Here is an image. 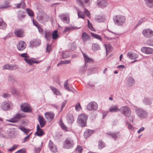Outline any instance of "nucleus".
Here are the masks:
<instances>
[{
    "label": "nucleus",
    "mask_w": 153,
    "mask_h": 153,
    "mask_svg": "<svg viewBox=\"0 0 153 153\" xmlns=\"http://www.w3.org/2000/svg\"><path fill=\"white\" fill-rule=\"evenodd\" d=\"M120 111L125 117L128 118L130 117V121L132 122H133L135 117L133 115L131 116V111L129 107L127 106H122L120 108Z\"/></svg>",
    "instance_id": "1"
},
{
    "label": "nucleus",
    "mask_w": 153,
    "mask_h": 153,
    "mask_svg": "<svg viewBox=\"0 0 153 153\" xmlns=\"http://www.w3.org/2000/svg\"><path fill=\"white\" fill-rule=\"evenodd\" d=\"M134 111L137 116L140 118L144 119L147 116L148 113L143 108L135 107Z\"/></svg>",
    "instance_id": "2"
},
{
    "label": "nucleus",
    "mask_w": 153,
    "mask_h": 153,
    "mask_svg": "<svg viewBox=\"0 0 153 153\" xmlns=\"http://www.w3.org/2000/svg\"><path fill=\"white\" fill-rule=\"evenodd\" d=\"M113 20L115 25L121 26L125 23L126 18L123 16L118 15L114 16L113 17Z\"/></svg>",
    "instance_id": "3"
},
{
    "label": "nucleus",
    "mask_w": 153,
    "mask_h": 153,
    "mask_svg": "<svg viewBox=\"0 0 153 153\" xmlns=\"http://www.w3.org/2000/svg\"><path fill=\"white\" fill-rule=\"evenodd\" d=\"M74 145L73 140L71 138L68 137L63 141V147L66 149H69L73 148Z\"/></svg>",
    "instance_id": "4"
},
{
    "label": "nucleus",
    "mask_w": 153,
    "mask_h": 153,
    "mask_svg": "<svg viewBox=\"0 0 153 153\" xmlns=\"http://www.w3.org/2000/svg\"><path fill=\"white\" fill-rule=\"evenodd\" d=\"M87 118V116L85 114H81L78 117L77 122L81 126H85L86 125Z\"/></svg>",
    "instance_id": "5"
},
{
    "label": "nucleus",
    "mask_w": 153,
    "mask_h": 153,
    "mask_svg": "<svg viewBox=\"0 0 153 153\" xmlns=\"http://www.w3.org/2000/svg\"><path fill=\"white\" fill-rule=\"evenodd\" d=\"M25 114L22 113L17 114L14 115L13 118L11 119L10 120H7L8 122L16 123L22 117H25Z\"/></svg>",
    "instance_id": "6"
},
{
    "label": "nucleus",
    "mask_w": 153,
    "mask_h": 153,
    "mask_svg": "<svg viewBox=\"0 0 153 153\" xmlns=\"http://www.w3.org/2000/svg\"><path fill=\"white\" fill-rule=\"evenodd\" d=\"M38 20L42 23H44L49 20V16L45 13L39 14L37 17Z\"/></svg>",
    "instance_id": "7"
},
{
    "label": "nucleus",
    "mask_w": 153,
    "mask_h": 153,
    "mask_svg": "<svg viewBox=\"0 0 153 153\" xmlns=\"http://www.w3.org/2000/svg\"><path fill=\"white\" fill-rule=\"evenodd\" d=\"M77 15L78 17L79 18L84 19L85 17V13L88 17H90V12L85 8H84V13L83 12L81 11L79 9L77 10Z\"/></svg>",
    "instance_id": "8"
},
{
    "label": "nucleus",
    "mask_w": 153,
    "mask_h": 153,
    "mask_svg": "<svg viewBox=\"0 0 153 153\" xmlns=\"http://www.w3.org/2000/svg\"><path fill=\"white\" fill-rule=\"evenodd\" d=\"M22 111L25 112H29L32 111L30 105L27 103H22L21 105Z\"/></svg>",
    "instance_id": "9"
},
{
    "label": "nucleus",
    "mask_w": 153,
    "mask_h": 153,
    "mask_svg": "<svg viewBox=\"0 0 153 153\" xmlns=\"http://www.w3.org/2000/svg\"><path fill=\"white\" fill-rule=\"evenodd\" d=\"M142 34L144 37L149 38L153 36V31L149 28L143 30Z\"/></svg>",
    "instance_id": "10"
},
{
    "label": "nucleus",
    "mask_w": 153,
    "mask_h": 153,
    "mask_svg": "<svg viewBox=\"0 0 153 153\" xmlns=\"http://www.w3.org/2000/svg\"><path fill=\"white\" fill-rule=\"evenodd\" d=\"M12 106V104L10 101H7L3 102L1 105V108L4 111L9 109Z\"/></svg>",
    "instance_id": "11"
},
{
    "label": "nucleus",
    "mask_w": 153,
    "mask_h": 153,
    "mask_svg": "<svg viewBox=\"0 0 153 153\" xmlns=\"http://www.w3.org/2000/svg\"><path fill=\"white\" fill-rule=\"evenodd\" d=\"M59 17L61 19L63 22L66 24H68L69 22V16L68 13H65L61 14L59 15Z\"/></svg>",
    "instance_id": "12"
},
{
    "label": "nucleus",
    "mask_w": 153,
    "mask_h": 153,
    "mask_svg": "<svg viewBox=\"0 0 153 153\" xmlns=\"http://www.w3.org/2000/svg\"><path fill=\"white\" fill-rule=\"evenodd\" d=\"M87 108L90 111L96 110L98 108L97 104L95 102H91L87 105Z\"/></svg>",
    "instance_id": "13"
},
{
    "label": "nucleus",
    "mask_w": 153,
    "mask_h": 153,
    "mask_svg": "<svg viewBox=\"0 0 153 153\" xmlns=\"http://www.w3.org/2000/svg\"><path fill=\"white\" fill-rule=\"evenodd\" d=\"M26 45V44L25 42L20 41L17 43V48L18 50L22 51L25 48Z\"/></svg>",
    "instance_id": "14"
},
{
    "label": "nucleus",
    "mask_w": 153,
    "mask_h": 153,
    "mask_svg": "<svg viewBox=\"0 0 153 153\" xmlns=\"http://www.w3.org/2000/svg\"><path fill=\"white\" fill-rule=\"evenodd\" d=\"M41 44V42L39 39H34L30 42V47L31 48L36 47Z\"/></svg>",
    "instance_id": "15"
},
{
    "label": "nucleus",
    "mask_w": 153,
    "mask_h": 153,
    "mask_svg": "<svg viewBox=\"0 0 153 153\" xmlns=\"http://www.w3.org/2000/svg\"><path fill=\"white\" fill-rule=\"evenodd\" d=\"M141 51L143 53L147 54H150L153 53V49L149 47H142L141 48Z\"/></svg>",
    "instance_id": "16"
},
{
    "label": "nucleus",
    "mask_w": 153,
    "mask_h": 153,
    "mask_svg": "<svg viewBox=\"0 0 153 153\" xmlns=\"http://www.w3.org/2000/svg\"><path fill=\"white\" fill-rule=\"evenodd\" d=\"M14 33L16 36L20 38L22 37L25 36L24 31L22 29H16L15 30Z\"/></svg>",
    "instance_id": "17"
},
{
    "label": "nucleus",
    "mask_w": 153,
    "mask_h": 153,
    "mask_svg": "<svg viewBox=\"0 0 153 153\" xmlns=\"http://www.w3.org/2000/svg\"><path fill=\"white\" fill-rule=\"evenodd\" d=\"M82 38L84 44L86 42L90 40L91 39L90 36L85 32H83L82 33Z\"/></svg>",
    "instance_id": "18"
},
{
    "label": "nucleus",
    "mask_w": 153,
    "mask_h": 153,
    "mask_svg": "<svg viewBox=\"0 0 153 153\" xmlns=\"http://www.w3.org/2000/svg\"><path fill=\"white\" fill-rule=\"evenodd\" d=\"M126 84L128 87H131L134 84V80L132 77L128 76L127 78Z\"/></svg>",
    "instance_id": "19"
},
{
    "label": "nucleus",
    "mask_w": 153,
    "mask_h": 153,
    "mask_svg": "<svg viewBox=\"0 0 153 153\" xmlns=\"http://www.w3.org/2000/svg\"><path fill=\"white\" fill-rule=\"evenodd\" d=\"M109 111L111 112H117L120 111V108H119L117 105H112L109 108Z\"/></svg>",
    "instance_id": "20"
},
{
    "label": "nucleus",
    "mask_w": 153,
    "mask_h": 153,
    "mask_svg": "<svg viewBox=\"0 0 153 153\" xmlns=\"http://www.w3.org/2000/svg\"><path fill=\"white\" fill-rule=\"evenodd\" d=\"M48 145L50 150L53 152L55 153L57 152V149L56 147L55 144L53 143L51 140H50L49 141Z\"/></svg>",
    "instance_id": "21"
},
{
    "label": "nucleus",
    "mask_w": 153,
    "mask_h": 153,
    "mask_svg": "<svg viewBox=\"0 0 153 153\" xmlns=\"http://www.w3.org/2000/svg\"><path fill=\"white\" fill-rule=\"evenodd\" d=\"M46 118L50 121L52 120L54 117V114L52 112H46L45 114Z\"/></svg>",
    "instance_id": "22"
},
{
    "label": "nucleus",
    "mask_w": 153,
    "mask_h": 153,
    "mask_svg": "<svg viewBox=\"0 0 153 153\" xmlns=\"http://www.w3.org/2000/svg\"><path fill=\"white\" fill-rule=\"evenodd\" d=\"M8 80L13 85L18 84L17 81L13 75H9L8 76Z\"/></svg>",
    "instance_id": "23"
},
{
    "label": "nucleus",
    "mask_w": 153,
    "mask_h": 153,
    "mask_svg": "<svg viewBox=\"0 0 153 153\" xmlns=\"http://www.w3.org/2000/svg\"><path fill=\"white\" fill-rule=\"evenodd\" d=\"M108 2L106 0H98L97 4L101 7H105L108 5Z\"/></svg>",
    "instance_id": "24"
},
{
    "label": "nucleus",
    "mask_w": 153,
    "mask_h": 153,
    "mask_svg": "<svg viewBox=\"0 0 153 153\" xmlns=\"http://www.w3.org/2000/svg\"><path fill=\"white\" fill-rule=\"evenodd\" d=\"M66 119L68 124L71 125L73 123L74 120V117L71 114H68L66 116Z\"/></svg>",
    "instance_id": "25"
},
{
    "label": "nucleus",
    "mask_w": 153,
    "mask_h": 153,
    "mask_svg": "<svg viewBox=\"0 0 153 153\" xmlns=\"http://www.w3.org/2000/svg\"><path fill=\"white\" fill-rule=\"evenodd\" d=\"M127 56L131 59H134L137 58L138 56L136 53L129 52L127 53Z\"/></svg>",
    "instance_id": "26"
},
{
    "label": "nucleus",
    "mask_w": 153,
    "mask_h": 153,
    "mask_svg": "<svg viewBox=\"0 0 153 153\" xmlns=\"http://www.w3.org/2000/svg\"><path fill=\"white\" fill-rule=\"evenodd\" d=\"M38 121L41 128L43 127L46 124V122L45 120L41 116H38Z\"/></svg>",
    "instance_id": "27"
},
{
    "label": "nucleus",
    "mask_w": 153,
    "mask_h": 153,
    "mask_svg": "<svg viewBox=\"0 0 153 153\" xmlns=\"http://www.w3.org/2000/svg\"><path fill=\"white\" fill-rule=\"evenodd\" d=\"M35 134L39 137L43 136L44 134V132L40 128L39 125L38 124L37 126V131Z\"/></svg>",
    "instance_id": "28"
},
{
    "label": "nucleus",
    "mask_w": 153,
    "mask_h": 153,
    "mask_svg": "<svg viewBox=\"0 0 153 153\" xmlns=\"http://www.w3.org/2000/svg\"><path fill=\"white\" fill-rule=\"evenodd\" d=\"M106 134L111 135L113 138L115 140L119 138L120 136L119 132H117L115 133H112L111 132H108Z\"/></svg>",
    "instance_id": "29"
},
{
    "label": "nucleus",
    "mask_w": 153,
    "mask_h": 153,
    "mask_svg": "<svg viewBox=\"0 0 153 153\" xmlns=\"http://www.w3.org/2000/svg\"><path fill=\"white\" fill-rule=\"evenodd\" d=\"M24 60L26 62L30 65H32L33 63H38L40 62L35 61L32 58L29 59L28 58H24Z\"/></svg>",
    "instance_id": "30"
},
{
    "label": "nucleus",
    "mask_w": 153,
    "mask_h": 153,
    "mask_svg": "<svg viewBox=\"0 0 153 153\" xmlns=\"http://www.w3.org/2000/svg\"><path fill=\"white\" fill-rule=\"evenodd\" d=\"M50 88L55 95L59 96L62 95V94L58 89L51 86H50Z\"/></svg>",
    "instance_id": "31"
},
{
    "label": "nucleus",
    "mask_w": 153,
    "mask_h": 153,
    "mask_svg": "<svg viewBox=\"0 0 153 153\" xmlns=\"http://www.w3.org/2000/svg\"><path fill=\"white\" fill-rule=\"evenodd\" d=\"M93 133L92 130L90 129L86 130L84 132V135L85 138H87L90 136Z\"/></svg>",
    "instance_id": "32"
},
{
    "label": "nucleus",
    "mask_w": 153,
    "mask_h": 153,
    "mask_svg": "<svg viewBox=\"0 0 153 153\" xmlns=\"http://www.w3.org/2000/svg\"><path fill=\"white\" fill-rule=\"evenodd\" d=\"M7 27V25L5 22H4L3 19L0 18V28L5 29Z\"/></svg>",
    "instance_id": "33"
},
{
    "label": "nucleus",
    "mask_w": 153,
    "mask_h": 153,
    "mask_svg": "<svg viewBox=\"0 0 153 153\" xmlns=\"http://www.w3.org/2000/svg\"><path fill=\"white\" fill-rule=\"evenodd\" d=\"M80 27H65V30L63 31V32L65 33L70 31L71 30H72L74 29H79Z\"/></svg>",
    "instance_id": "34"
},
{
    "label": "nucleus",
    "mask_w": 153,
    "mask_h": 153,
    "mask_svg": "<svg viewBox=\"0 0 153 153\" xmlns=\"http://www.w3.org/2000/svg\"><path fill=\"white\" fill-rule=\"evenodd\" d=\"M82 54L84 58L85 64L92 61V59L88 57L86 54L84 53H82Z\"/></svg>",
    "instance_id": "35"
},
{
    "label": "nucleus",
    "mask_w": 153,
    "mask_h": 153,
    "mask_svg": "<svg viewBox=\"0 0 153 153\" xmlns=\"http://www.w3.org/2000/svg\"><path fill=\"white\" fill-rule=\"evenodd\" d=\"M45 37L47 40H49L51 38V32L45 31Z\"/></svg>",
    "instance_id": "36"
},
{
    "label": "nucleus",
    "mask_w": 153,
    "mask_h": 153,
    "mask_svg": "<svg viewBox=\"0 0 153 153\" xmlns=\"http://www.w3.org/2000/svg\"><path fill=\"white\" fill-rule=\"evenodd\" d=\"M25 0H21V3L17 4H16V8H18L20 7H22L23 8H25Z\"/></svg>",
    "instance_id": "37"
},
{
    "label": "nucleus",
    "mask_w": 153,
    "mask_h": 153,
    "mask_svg": "<svg viewBox=\"0 0 153 153\" xmlns=\"http://www.w3.org/2000/svg\"><path fill=\"white\" fill-rule=\"evenodd\" d=\"M125 123L126 126V127L128 128V129L132 131H133L134 130V127L128 122L126 121Z\"/></svg>",
    "instance_id": "38"
},
{
    "label": "nucleus",
    "mask_w": 153,
    "mask_h": 153,
    "mask_svg": "<svg viewBox=\"0 0 153 153\" xmlns=\"http://www.w3.org/2000/svg\"><path fill=\"white\" fill-rule=\"evenodd\" d=\"M92 49L93 51H96L100 49V47L98 44L94 43L92 45Z\"/></svg>",
    "instance_id": "39"
},
{
    "label": "nucleus",
    "mask_w": 153,
    "mask_h": 153,
    "mask_svg": "<svg viewBox=\"0 0 153 153\" xmlns=\"http://www.w3.org/2000/svg\"><path fill=\"white\" fill-rule=\"evenodd\" d=\"M145 2L148 6L152 7L153 6V0H145Z\"/></svg>",
    "instance_id": "40"
},
{
    "label": "nucleus",
    "mask_w": 153,
    "mask_h": 153,
    "mask_svg": "<svg viewBox=\"0 0 153 153\" xmlns=\"http://www.w3.org/2000/svg\"><path fill=\"white\" fill-rule=\"evenodd\" d=\"M19 128L25 134H28L30 131V129H26L22 126H19Z\"/></svg>",
    "instance_id": "41"
},
{
    "label": "nucleus",
    "mask_w": 153,
    "mask_h": 153,
    "mask_svg": "<svg viewBox=\"0 0 153 153\" xmlns=\"http://www.w3.org/2000/svg\"><path fill=\"white\" fill-rule=\"evenodd\" d=\"M68 80H67L65 81L64 84V87L65 89L68 90V91H73L72 89H71L69 88V86L68 85Z\"/></svg>",
    "instance_id": "42"
},
{
    "label": "nucleus",
    "mask_w": 153,
    "mask_h": 153,
    "mask_svg": "<svg viewBox=\"0 0 153 153\" xmlns=\"http://www.w3.org/2000/svg\"><path fill=\"white\" fill-rule=\"evenodd\" d=\"M143 102L146 105H150L152 103L151 100L147 98H145Z\"/></svg>",
    "instance_id": "43"
},
{
    "label": "nucleus",
    "mask_w": 153,
    "mask_h": 153,
    "mask_svg": "<svg viewBox=\"0 0 153 153\" xmlns=\"http://www.w3.org/2000/svg\"><path fill=\"white\" fill-rule=\"evenodd\" d=\"M25 13L22 11L18 12V17L20 20L24 18L25 16Z\"/></svg>",
    "instance_id": "44"
},
{
    "label": "nucleus",
    "mask_w": 153,
    "mask_h": 153,
    "mask_svg": "<svg viewBox=\"0 0 153 153\" xmlns=\"http://www.w3.org/2000/svg\"><path fill=\"white\" fill-rule=\"evenodd\" d=\"M90 33L91 36L95 38L99 39L101 41L102 40V38L100 35L92 32H91Z\"/></svg>",
    "instance_id": "45"
},
{
    "label": "nucleus",
    "mask_w": 153,
    "mask_h": 153,
    "mask_svg": "<svg viewBox=\"0 0 153 153\" xmlns=\"http://www.w3.org/2000/svg\"><path fill=\"white\" fill-rule=\"evenodd\" d=\"M105 144L102 140L99 141L98 147L99 149H101L105 146Z\"/></svg>",
    "instance_id": "46"
},
{
    "label": "nucleus",
    "mask_w": 153,
    "mask_h": 153,
    "mask_svg": "<svg viewBox=\"0 0 153 153\" xmlns=\"http://www.w3.org/2000/svg\"><path fill=\"white\" fill-rule=\"evenodd\" d=\"M58 31L57 30H55L52 33V38L53 39H56L58 36V35L57 34Z\"/></svg>",
    "instance_id": "47"
},
{
    "label": "nucleus",
    "mask_w": 153,
    "mask_h": 153,
    "mask_svg": "<svg viewBox=\"0 0 153 153\" xmlns=\"http://www.w3.org/2000/svg\"><path fill=\"white\" fill-rule=\"evenodd\" d=\"M82 150V146L78 145L76 148L75 152L76 153H81Z\"/></svg>",
    "instance_id": "48"
},
{
    "label": "nucleus",
    "mask_w": 153,
    "mask_h": 153,
    "mask_svg": "<svg viewBox=\"0 0 153 153\" xmlns=\"http://www.w3.org/2000/svg\"><path fill=\"white\" fill-rule=\"evenodd\" d=\"M59 124L62 128L65 131H66L67 129V128L63 123L61 119L59 120Z\"/></svg>",
    "instance_id": "49"
},
{
    "label": "nucleus",
    "mask_w": 153,
    "mask_h": 153,
    "mask_svg": "<svg viewBox=\"0 0 153 153\" xmlns=\"http://www.w3.org/2000/svg\"><path fill=\"white\" fill-rule=\"evenodd\" d=\"M105 47L106 49V53H107L111 49L112 47L109 44L105 45Z\"/></svg>",
    "instance_id": "50"
},
{
    "label": "nucleus",
    "mask_w": 153,
    "mask_h": 153,
    "mask_svg": "<svg viewBox=\"0 0 153 153\" xmlns=\"http://www.w3.org/2000/svg\"><path fill=\"white\" fill-rule=\"evenodd\" d=\"M88 21V28L90 29L91 30L94 31V28L92 24L90 22V21L88 19L87 20Z\"/></svg>",
    "instance_id": "51"
},
{
    "label": "nucleus",
    "mask_w": 153,
    "mask_h": 153,
    "mask_svg": "<svg viewBox=\"0 0 153 153\" xmlns=\"http://www.w3.org/2000/svg\"><path fill=\"white\" fill-rule=\"evenodd\" d=\"M27 12V13L28 15L31 16L32 17L34 16L33 13V11L29 9H27L26 10Z\"/></svg>",
    "instance_id": "52"
},
{
    "label": "nucleus",
    "mask_w": 153,
    "mask_h": 153,
    "mask_svg": "<svg viewBox=\"0 0 153 153\" xmlns=\"http://www.w3.org/2000/svg\"><path fill=\"white\" fill-rule=\"evenodd\" d=\"M19 68L18 66L16 65H10V70H15Z\"/></svg>",
    "instance_id": "53"
},
{
    "label": "nucleus",
    "mask_w": 153,
    "mask_h": 153,
    "mask_svg": "<svg viewBox=\"0 0 153 153\" xmlns=\"http://www.w3.org/2000/svg\"><path fill=\"white\" fill-rule=\"evenodd\" d=\"M10 64H7L5 65H3L2 67V68L3 70H10Z\"/></svg>",
    "instance_id": "54"
},
{
    "label": "nucleus",
    "mask_w": 153,
    "mask_h": 153,
    "mask_svg": "<svg viewBox=\"0 0 153 153\" xmlns=\"http://www.w3.org/2000/svg\"><path fill=\"white\" fill-rule=\"evenodd\" d=\"M146 19L144 18H142L140 19L138 22L136 26H137L140 25L141 24L143 23L145 21H146Z\"/></svg>",
    "instance_id": "55"
},
{
    "label": "nucleus",
    "mask_w": 153,
    "mask_h": 153,
    "mask_svg": "<svg viewBox=\"0 0 153 153\" xmlns=\"http://www.w3.org/2000/svg\"><path fill=\"white\" fill-rule=\"evenodd\" d=\"M147 45L150 46H153V38L148 40L147 42Z\"/></svg>",
    "instance_id": "56"
},
{
    "label": "nucleus",
    "mask_w": 153,
    "mask_h": 153,
    "mask_svg": "<svg viewBox=\"0 0 153 153\" xmlns=\"http://www.w3.org/2000/svg\"><path fill=\"white\" fill-rule=\"evenodd\" d=\"M69 56V54L68 53L66 52H64L62 55V58H66Z\"/></svg>",
    "instance_id": "57"
},
{
    "label": "nucleus",
    "mask_w": 153,
    "mask_h": 153,
    "mask_svg": "<svg viewBox=\"0 0 153 153\" xmlns=\"http://www.w3.org/2000/svg\"><path fill=\"white\" fill-rule=\"evenodd\" d=\"M11 92L13 94H17L18 93V91L16 90V88L14 87H12L11 88Z\"/></svg>",
    "instance_id": "58"
},
{
    "label": "nucleus",
    "mask_w": 153,
    "mask_h": 153,
    "mask_svg": "<svg viewBox=\"0 0 153 153\" xmlns=\"http://www.w3.org/2000/svg\"><path fill=\"white\" fill-rule=\"evenodd\" d=\"M80 5L82 6H83V4L84 3H88L90 0H79Z\"/></svg>",
    "instance_id": "59"
},
{
    "label": "nucleus",
    "mask_w": 153,
    "mask_h": 153,
    "mask_svg": "<svg viewBox=\"0 0 153 153\" xmlns=\"http://www.w3.org/2000/svg\"><path fill=\"white\" fill-rule=\"evenodd\" d=\"M95 19L97 22H102L104 19L102 18V16L96 17L95 18Z\"/></svg>",
    "instance_id": "60"
},
{
    "label": "nucleus",
    "mask_w": 153,
    "mask_h": 153,
    "mask_svg": "<svg viewBox=\"0 0 153 153\" xmlns=\"http://www.w3.org/2000/svg\"><path fill=\"white\" fill-rule=\"evenodd\" d=\"M18 146L17 145H13L12 148L9 149L8 150L9 152H12L16 149Z\"/></svg>",
    "instance_id": "61"
},
{
    "label": "nucleus",
    "mask_w": 153,
    "mask_h": 153,
    "mask_svg": "<svg viewBox=\"0 0 153 153\" xmlns=\"http://www.w3.org/2000/svg\"><path fill=\"white\" fill-rule=\"evenodd\" d=\"M75 109L76 111H78L81 109V107L80 104L79 103H78L75 106Z\"/></svg>",
    "instance_id": "62"
},
{
    "label": "nucleus",
    "mask_w": 153,
    "mask_h": 153,
    "mask_svg": "<svg viewBox=\"0 0 153 153\" xmlns=\"http://www.w3.org/2000/svg\"><path fill=\"white\" fill-rule=\"evenodd\" d=\"M86 68V66H82L80 68V71L82 73H83L85 71Z\"/></svg>",
    "instance_id": "63"
},
{
    "label": "nucleus",
    "mask_w": 153,
    "mask_h": 153,
    "mask_svg": "<svg viewBox=\"0 0 153 153\" xmlns=\"http://www.w3.org/2000/svg\"><path fill=\"white\" fill-rule=\"evenodd\" d=\"M25 149H22L15 153H25Z\"/></svg>",
    "instance_id": "64"
}]
</instances>
